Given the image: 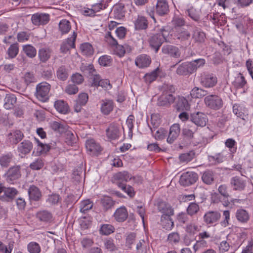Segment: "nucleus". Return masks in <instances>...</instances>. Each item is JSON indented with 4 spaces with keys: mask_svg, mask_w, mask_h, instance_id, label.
<instances>
[{
    "mask_svg": "<svg viewBox=\"0 0 253 253\" xmlns=\"http://www.w3.org/2000/svg\"><path fill=\"white\" fill-rule=\"evenodd\" d=\"M180 130V128L179 124H174L172 125L169 128L167 142L169 144H172L179 136Z\"/></svg>",
    "mask_w": 253,
    "mask_h": 253,
    "instance_id": "b1692460",
    "label": "nucleus"
},
{
    "mask_svg": "<svg viewBox=\"0 0 253 253\" xmlns=\"http://www.w3.org/2000/svg\"><path fill=\"white\" fill-rule=\"evenodd\" d=\"M35 139L38 144L37 153L39 155L45 154L49 151L50 149V145L42 143L37 138Z\"/></svg>",
    "mask_w": 253,
    "mask_h": 253,
    "instance_id": "4d7b16f0",
    "label": "nucleus"
},
{
    "mask_svg": "<svg viewBox=\"0 0 253 253\" xmlns=\"http://www.w3.org/2000/svg\"><path fill=\"white\" fill-rule=\"evenodd\" d=\"M204 102L207 107L214 111L220 110L223 106L222 98L216 94L206 96L204 98Z\"/></svg>",
    "mask_w": 253,
    "mask_h": 253,
    "instance_id": "f03ea898",
    "label": "nucleus"
},
{
    "mask_svg": "<svg viewBox=\"0 0 253 253\" xmlns=\"http://www.w3.org/2000/svg\"><path fill=\"white\" fill-rule=\"evenodd\" d=\"M233 112L238 118L243 120H246L248 116V110L243 105L240 104H234L233 105Z\"/></svg>",
    "mask_w": 253,
    "mask_h": 253,
    "instance_id": "6ab92c4d",
    "label": "nucleus"
},
{
    "mask_svg": "<svg viewBox=\"0 0 253 253\" xmlns=\"http://www.w3.org/2000/svg\"><path fill=\"white\" fill-rule=\"evenodd\" d=\"M36 217L42 222H49L52 220L53 216L51 212L47 210L40 211L36 213Z\"/></svg>",
    "mask_w": 253,
    "mask_h": 253,
    "instance_id": "72a5a7b5",
    "label": "nucleus"
},
{
    "mask_svg": "<svg viewBox=\"0 0 253 253\" xmlns=\"http://www.w3.org/2000/svg\"><path fill=\"white\" fill-rule=\"evenodd\" d=\"M208 91L198 87H194L190 91V95L192 98H201L207 95Z\"/></svg>",
    "mask_w": 253,
    "mask_h": 253,
    "instance_id": "a18cd8bd",
    "label": "nucleus"
},
{
    "mask_svg": "<svg viewBox=\"0 0 253 253\" xmlns=\"http://www.w3.org/2000/svg\"><path fill=\"white\" fill-rule=\"evenodd\" d=\"M198 179L197 173L192 171H187L183 173L179 179L181 185L188 186L195 183Z\"/></svg>",
    "mask_w": 253,
    "mask_h": 253,
    "instance_id": "20e7f679",
    "label": "nucleus"
},
{
    "mask_svg": "<svg viewBox=\"0 0 253 253\" xmlns=\"http://www.w3.org/2000/svg\"><path fill=\"white\" fill-rule=\"evenodd\" d=\"M114 104L112 100L105 99L101 101L100 110L101 113L105 115H109L113 110Z\"/></svg>",
    "mask_w": 253,
    "mask_h": 253,
    "instance_id": "c756f323",
    "label": "nucleus"
},
{
    "mask_svg": "<svg viewBox=\"0 0 253 253\" xmlns=\"http://www.w3.org/2000/svg\"><path fill=\"white\" fill-rule=\"evenodd\" d=\"M54 106L56 110L61 114H66L69 112V107L68 103L63 100L56 101L54 102Z\"/></svg>",
    "mask_w": 253,
    "mask_h": 253,
    "instance_id": "f704fd0d",
    "label": "nucleus"
},
{
    "mask_svg": "<svg viewBox=\"0 0 253 253\" xmlns=\"http://www.w3.org/2000/svg\"><path fill=\"white\" fill-rule=\"evenodd\" d=\"M7 137L12 144H17L23 139L24 134L20 130H13L8 133Z\"/></svg>",
    "mask_w": 253,
    "mask_h": 253,
    "instance_id": "c85d7f7f",
    "label": "nucleus"
},
{
    "mask_svg": "<svg viewBox=\"0 0 253 253\" xmlns=\"http://www.w3.org/2000/svg\"><path fill=\"white\" fill-rule=\"evenodd\" d=\"M50 84L46 82H42L36 87V96L41 101H45L48 99V94L50 89Z\"/></svg>",
    "mask_w": 253,
    "mask_h": 253,
    "instance_id": "7ed1b4c3",
    "label": "nucleus"
},
{
    "mask_svg": "<svg viewBox=\"0 0 253 253\" xmlns=\"http://www.w3.org/2000/svg\"><path fill=\"white\" fill-rule=\"evenodd\" d=\"M19 52V47L17 43H12L8 48L6 53L7 59H13L15 58Z\"/></svg>",
    "mask_w": 253,
    "mask_h": 253,
    "instance_id": "09e8293b",
    "label": "nucleus"
},
{
    "mask_svg": "<svg viewBox=\"0 0 253 253\" xmlns=\"http://www.w3.org/2000/svg\"><path fill=\"white\" fill-rule=\"evenodd\" d=\"M174 102V107L178 111H188L190 108L188 100L183 96L175 97Z\"/></svg>",
    "mask_w": 253,
    "mask_h": 253,
    "instance_id": "dca6fc26",
    "label": "nucleus"
},
{
    "mask_svg": "<svg viewBox=\"0 0 253 253\" xmlns=\"http://www.w3.org/2000/svg\"><path fill=\"white\" fill-rule=\"evenodd\" d=\"M195 67L190 62H185L177 67L176 73L180 76H188L195 72Z\"/></svg>",
    "mask_w": 253,
    "mask_h": 253,
    "instance_id": "9b49d317",
    "label": "nucleus"
},
{
    "mask_svg": "<svg viewBox=\"0 0 253 253\" xmlns=\"http://www.w3.org/2000/svg\"><path fill=\"white\" fill-rule=\"evenodd\" d=\"M52 49L49 47L45 46L41 48L38 51V57L42 63H46L51 57Z\"/></svg>",
    "mask_w": 253,
    "mask_h": 253,
    "instance_id": "cd10ccee",
    "label": "nucleus"
},
{
    "mask_svg": "<svg viewBox=\"0 0 253 253\" xmlns=\"http://www.w3.org/2000/svg\"><path fill=\"white\" fill-rule=\"evenodd\" d=\"M158 210L163 214L173 215L174 214V211L171 207L164 203H161L158 205Z\"/></svg>",
    "mask_w": 253,
    "mask_h": 253,
    "instance_id": "338daca9",
    "label": "nucleus"
},
{
    "mask_svg": "<svg viewBox=\"0 0 253 253\" xmlns=\"http://www.w3.org/2000/svg\"><path fill=\"white\" fill-rule=\"evenodd\" d=\"M56 74L58 80L65 81L68 78L69 70L65 65H61L57 69Z\"/></svg>",
    "mask_w": 253,
    "mask_h": 253,
    "instance_id": "2f4dec72",
    "label": "nucleus"
},
{
    "mask_svg": "<svg viewBox=\"0 0 253 253\" xmlns=\"http://www.w3.org/2000/svg\"><path fill=\"white\" fill-rule=\"evenodd\" d=\"M106 41L112 46L115 47L116 54L123 56L126 53L124 47L118 44L117 41L112 36L111 32H108L105 36Z\"/></svg>",
    "mask_w": 253,
    "mask_h": 253,
    "instance_id": "423d86ee",
    "label": "nucleus"
},
{
    "mask_svg": "<svg viewBox=\"0 0 253 253\" xmlns=\"http://www.w3.org/2000/svg\"><path fill=\"white\" fill-rule=\"evenodd\" d=\"M71 29V25L69 21L66 19L61 20L59 23V30L62 35L66 34Z\"/></svg>",
    "mask_w": 253,
    "mask_h": 253,
    "instance_id": "37998d69",
    "label": "nucleus"
},
{
    "mask_svg": "<svg viewBox=\"0 0 253 253\" xmlns=\"http://www.w3.org/2000/svg\"><path fill=\"white\" fill-rule=\"evenodd\" d=\"M232 84L237 89L244 88L247 84V82L243 75L239 73L235 77V80L233 82Z\"/></svg>",
    "mask_w": 253,
    "mask_h": 253,
    "instance_id": "4c0bfd02",
    "label": "nucleus"
},
{
    "mask_svg": "<svg viewBox=\"0 0 253 253\" xmlns=\"http://www.w3.org/2000/svg\"><path fill=\"white\" fill-rule=\"evenodd\" d=\"M27 250L30 253H40L41 248L38 243L31 242L27 245Z\"/></svg>",
    "mask_w": 253,
    "mask_h": 253,
    "instance_id": "774afa93",
    "label": "nucleus"
},
{
    "mask_svg": "<svg viewBox=\"0 0 253 253\" xmlns=\"http://www.w3.org/2000/svg\"><path fill=\"white\" fill-rule=\"evenodd\" d=\"M103 243L105 249L108 251L113 252L117 250L114 240L112 238H109L104 239Z\"/></svg>",
    "mask_w": 253,
    "mask_h": 253,
    "instance_id": "680f3d73",
    "label": "nucleus"
},
{
    "mask_svg": "<svg viewBox=\"0 0 253 253\" xmlns=\"http://www.w3.org/2000/svg\"><path fill=\"white\" fill-rule=\"evenodd\" d=\"M85 146L87 151L89 152L91 155H96L102 150L100 145L92 139L87 140L86 141Z\"/></svg>",
    "mask_w": 253,
    "mask_h": 253,
    "instance_id": "a878e982",
    "label": "nucleus"
},
{
    "mask_svg": "<svg viewBox=\"0 0 253 253\" xmlns=\"http://www.w3.org/2000/svg\"><path fill=\"white\" fill-rule=\"evenodd\" d=\"M112 57L108 55H102L98 59V63L101 66L110 67L112 65Z\"/></svg>",
    "mask_w": 253,
    "mask_h": 253,
    "instance_id": "13d9d810",
    "label": "nucleus"
},
{
    "mask_svg": "<svg viewBox=\"0 0 253 253\" xmlns=\"http://www.w3.org/2000/svg\"><path fill=\"white\" fill-rule=\"evenodd\" d=\"M171 215L163 214L161 218L160 224L163 228L167 230H171L174 226V223L170 217Z\"/></svg>",
    "mask_w": 253,
    "mask_h": 253,
    "instance_id": "473e14b6",
    "label": "nucleus"
},
{
    "mask_svg": "<svg viewBox=\"0 0 253 253\" xmlns=\"http://www.w3.org/2000/svg\"><path fill=\"white\" fill-rule=\"evenodd\" d=\"M49 15L46 13H37L32 15L31 21L36 26L45 25L49 21Z\"/></svg>",
    "mask_w": 253,
    "mask_h": 253,
    "instance_id": "f3484780",
    "label": "nucleus"
},
{
    "mask_svg": "<svg viewBox=\"0 0 253 253\" xmlns=\"http://www.w3.org/2000/svg\"><path fill=\"white\" fill-rule=\"evenodd\" d=\"M185 13L194 21L199 22L200 20L201 10L192 6L185 10Z\"/></svg>",
    "mask_w": 253,
    "mask_h": 253,
    "instance_id": "c9c22d12",
    "label": "nucleus"
},
{
    "mask_svg": "<svg viewBox=\"0 0 253 253\" xmlns=\"http://www.w3.org/2000/svg\"><path fill=\"white\" fill-rule=\"evenodd\" d=\"M80 49L82 54L87 56L92 55L94 52L92 45L88 42H85L81 44Z\"/></svg>",
    "mask_w": 253,
    "mask_h": 253,
    "instance_id": "3c124183",
    "label": "nucleus"
},
{
    "mask_svg": "<svg viewBox=\"0 0 253 253\" xmlns=\"http://www.w3.org/2000/svg\"><path fill=\"white\" fill-rule=\"evenodd\" d=\"M93 203L89 200L83 201L80 204V211L85 213L88 211L92 208Z\"/></svg>",
    "mask_w": 253,
    "mask_h": 253,
    "instance_id": "0e129e2a",
    "label": "nucleus"
},
{
    "mask_svg": "<svg viewBox=\"0 0 253 253\" xmlns=\"http://www.w3.org/2000/svg\"><path fill=\"white\" fill-rule=\"evenodd\" d=\"M193 38L196 42L203 43L205 41L206 34L201 30H196L194 32Z\"/></svg>",
    "mask_w": 253,
    "mask_h": 253,
    "instance_id": "69168bd1",
    "label": "nucleus"
},
{
    "mask_svg": "<svg viewBox=\"0 0 253 253\" xmlns=\"http://www.w3.org/2000/svg\"><path fill=\"white\" fill-rule=\"evenodd\" d=\"M13 159L14 156L11 152L3 154L0 156V165L2 168H7Z\"/></svg>",
    "mask_w": 253,
    "mask_h": 253,
    "instance_id": "e433bc0d",
    "label": "nucleus"
},
{
    "mask_svg": "<svg viewBox=\"0 0 253 253\" xmlns=\"http://www.w3.org/2000/svg\"><path fill=\"white\" fill-rule=\"evenodd\" d=\"M160 69L158 67L150 73H147L144 76V80L147 84H151L155 81L158 76Z\"/></svg>",
    "mask_w": 253,
    "mask_h": 253,
    "instance_id": "8fccbe9b",
    "label": "nucleus"
},
{
    "mask_svg": "<svg viewBox=\"0 0 253 253\" xmlns=\"http://www.w3.org/2000/svg\"><path fill=\"white\" fill-rule=\"evenodd\" d=\"M208 247V244L207 241L205 240H196V243L193 246V249L195 253L207 248Z\"/></svg>",
    "mask_w": 253,
    "mask_h": 253,
    "instance_id": "e2e57ef3",
    "label": "nucleus"
},
{
    "mask_svg": "<svg viewBox=\"0 0 253 253\" xmlns=\"http://www.w3.org/2000/svg\"><path fill=\"white\" fill-rule=\"evenodd\" d=\"M107 137L111 140L117 139L119 137V129L117 123H113L110 124L106 130Z\"/></svg>",
    "mask_w": 253,
    "mask_h": 253,
    "instance_id": "412c9836",
    "label": "nucleus"
},
{
    "mask_svg": "<svg viewBox=\"0 0 253 253\" xmlns=\"http://www.w3.org/2000/svg\"><path fill=\"white\" fill-rule=\"evenodd\" d=\"M119 184L118 187L126 193L130 198H134L136 192L134 190V188L132 186L126 183L125 184H120L119 183Z\"/></svg>",
    "mask_w": 253,
    "mask_h": 253,
    "instance_id": "49530a36",
    "label": "nucleus"
},
{
    "mask_svg": "<svg viewBox=\"0 0 253 253\" xmlns=\"http://www.w3.org/2000/svg\"><path fill=\"white\" fill-rule=\"evenodd\" d=\"M221 217V214L217 211H210L206 212L203 216L204 222L209 225H215Z\"/></svg>",
    "mask_w": 253,
    "mask_h": 253,
    "instance_id": "0eeeda50",
    "label": "nucleus"
},
{
    "mask_svg": "<svg viewBox=\"0 0 253 253\" xmlns=\"http://www.w3.org/2000/svg\"><path fill=\"white\" fill-rule=\"evenodd\" d=\"M115 220L118 222H123L128 217V212L125 206H122L115 211L113 215Z\"/></svg>",
    "mask_w": 253,
    "mask_h": 253,
    "instance_id": "aec40b11",
    "label": "nucleus"
},
{
    "mask_svg": "<svg viewBox=\"0 0 253 253\" xmlns=\"http://www.w3.org/2000/svg\"><path fill=\"white\" fill-rule=\"evenodd\" d=\"M230 183L234 191H242L245 189L247 186L246 180L239 176L232 177Z\"/></svg>",
    "mask_w": 253,
    "mask_h": 253,
    "instance_id": "f8f14e48",
    "label": "nucleus"
},
{
    "mask_svg": "<svg viewBox=\"0 0 253 253\" xmlns=\"http://www.w3.org/2000/svg\"><path fill=\"white\" fill-rule=\"evenodd\" d=\"M151 63L150 57L147 54H140L135 60V64L139 68L148 67Z\"/></svg>",
    "mask_w": 253,
    "mask_h": 253,
    "instance_id": "5701e85b",
    "label": "nucleus"
},
{
    "mask_svg": "<svg viewBox=\"0 0 253 253\" xmlns=\"http://www.w3.org/2000/svg\"><path fill=\"white\" fill-rule=\"evenodd\" d=\"M225 146L229 149L230 154L233 155L237 150V142L233 138H228L225 142Z\"/></svg>",
    "mask_w": 253,
    "mask_h": 253,
    "instance_id": "864d4df0",
    "label": "nucleus"
},
{
    "mask_svg": "<svg viewBox=\"0 0 253 253\" xmlns=\"http://www.w3.org/2000/svg\"><path fill=\"white\" fill-rule=\"evenodd\" d=\"M61 201V197L60 196L56 193H52L48 195L46 199V202L50 206H55Z\"/></svg>",
    "mask_w": 253,
    "mask_h": 253,
    "instance_id": "603ef678",
    "label": "nucleus"
},
{
    "mask_svg": "<svg viewBox=\"0 0 253 253\" xmlns=\"http://www.w3.org/2000/svg\"><path fill=\"white\" fill-rule=\"evenodd\" d=\"M175 36L181 42H185L190 39L191 34L186 29L178 28L177 30H175Z\"/></svg>",
    "mask_w": 253,
    "mask_h": 253,
    "instance_id": "ea45409f",
    "label": "nucleus"
},
{
    "mask_svg": "<svg viewBox=\"0 0 253 253\" xmlns=\"http://www.w3.org/2000/svg\"><path fill=\"white\" fill-rule=\"evenodd\" d=\"M200 211L199 205L195 202L190 203L186 209V212L188 215L192 216L196 215Z\"/></svg>",
    "mask_w": 253,
    "mask_h": 253,
    "instance_id": "5fc2aeb1",
    "label": "nucleus"
},
{
    "mask_svg": "<svg viewBox=\"0 0 253 253\" xmlns=\"http://www.w3.org/2000/svg\"><path fill=\"white\" fill-rule=\"evenodd\" d=\"M132 178L135 179L134 176H131L126 171H120L115 173L113 177L112 182L114 184L119 187V183L120 184H126Z\"/></svg>",
    "mask_w": 253,
    "mask_h": 253,
    "instance_id": "39448f33",
    "label": "nucleus"
},
{
    "mask_svg": "<svg viewBox=\"0 0 253 253\" xmlns=\"http://www.w3.org/2000/svg\"><path fill=\"white\" fill-rule=\"evenodd\" d=\"M169 5L167 0H157L155 7H147L146 11L149 16L155 19V13L160 16H163L169 12Z\"/></svg>",
    "mask_w": 253,
    "mask_h": 253,
    "instance_id": "f257e3e1",
    "label": "nucleus"
},
{
    "mask_svg": "<svg viewBox=\"0 0 253 253\" xmlns=\"http://www.w3.org/2000/svg\"><path fill=\"white\" fill-rule=\"evenodd\" d=\"M33 147V144L30 141L24 140L18 145L17 150L20 154L25 155L31 152Z\"/></svg>",
    "mask_w": 253,
    "mask_h": 253,
    "instance_id": "7c9ffc66",
    "label": "nucleus"
},
{
    "mask_svg": "<svg viewBox=\"0 0 253 253\" xmlns=\"http://www.w3.org/2000/svg\"><path fill=\"white\" fill-rule=\"evenodd\" d=\"M6 179L9 182L19 179L21 176V167L15 166L10 167L5 173Z\"/></svg>",
    "mask_w": 253,
    "mask_h": 253,
    "instance_id": "4468645a",
    "label": "nucleus"
},
{
    "mask_svg": "<svg viewBox=\"0 0 253 253\" xmlns=\"http://www.w3.org/2000/svg\"><path fill=\"white\" fill-rule=\"evenodd\" d=\"M108 2L107 0H102L99 3H95L92 5V10L94 13V16L96 13L100 11L101 10L105 9L108 6Z\"/></svg>",
    "mask_w": 253,
    "mask_h": 253,
    "instance_id": "6e6d98bb",
    "label": "nucleus"
},
{
    "mask_svg": "<svg viewBox=\"0 0 253 253\" xmlns=\"http://www.w3.org/2000/svg\"><path fill=\"white\" fill-rule=\"evenodd\" d=\"M115 201L108 196H103L100 199V204L105 211H107L113 208L115 205Z\"/></svg>",
    "mask_w": 253,
    "mask_h": 253,
    "instance_id": "58836bf2",
    "label": "nucleus"
},
{
    "mask_svg": "<svg viewBox=\"0 0 253 253\" xmlns=\"http://www.w3.org/2000/svg\"><path fill=\"white\" fill-rule=\"evenodd\" d=\"M217 82L216 76L211 73H204L201 77L200 83L206 88L214 86Z\"/></svg>",
    "mask_w": 253,
    "mask_h": 253,
    "instance_id": "6e6552de",
    "label": "nucleus"
},
{
    "mask_svg": "<svg viewBox=\"0 0 253 253\" xmlns=\"http://www.w3.org/2000/svg\"><path fill=\"white\" fill-rule=\"evenodd\" d=\"M115 227L110 224H103L100 225L99 231L102 235H109L115 231Z\"/></svg>",
    "mask_w": 253,
    "mask_h": 253,
    "instance_id": "de8ad7c7",
    "label": "nucleus"
},
{
    "mask_svg": "<svg viewBox=\"0 0 253 253\" xmlns=\"http://www.w3.org/2000/svg\"><path fill=\"white\" fill-rule=\"evenodd\" d=\"M65 141L67 145L74 146L77 141L76 136L72 131L70 130L66 131L65 132Z\"/></svg>",
    "mask_w": 253,
    "mask_h": 253,
    "instance_id": "bf43d9fd",
    "label": "nucleus"
},
{
    "mask_svg": "<svg viewBox=\"0 0 253 253\" xmlns=\"http://www.w3.org/2000/svg\"><path fill=\"white\" fill-rule=\"evenodd\" d=\"M201 178L204 183L211 185L214 181L213 172L211 170H207L203 172Z\"/></svg>",
    "mask_w": 253,
    "mask_h": 253,
    "instance_id": "c03bdc74",
    "label": "nucleus"
},
{
    "mask_svg": "<svg viewBox=\"0 0 253 253\" xmlns=\"http://www.w3.org/2000/svg\"><path fill=\"white\" fill-rule=\"evenodd\" d=\"M148 25L147 18L142 16H138L134 22V27L136 30H145L147 28Z\"/></svg>",
    "mask_w": 253,
    "mask_h": 253,
    "instance_id": "a19ab883",
    "label": "nucleus"
},
{
    "mask_svg": "<svg viewBox=\"0 0 253 253\" xmlns=\"http://www.w3.org/2000/svg\"><path fill=\"white\" fill-rule=\"evenodd\" d=\"M175 100V97L173 94L162 92L158 99L157 105L169 107L174 102Z\"/></svg>",
    "mask_w": 253,
    "mask_h": 253,
    "instance_id": "2eb2a0df",
    "label": "nucleus"
},
{
    "mask_svg": "<svg viewBox=\"0 0 253 253\" xmlns=\"http://www.w3.org/2000/svg\"><path fill=\"white\" fill-rule=\"evenodd\" d=\"M208 119L203 113L197 112L191 114L190 121L198 126L204 127L206 125Z\"/></svg>",
    "mask_w": 253,
    "mask_h": 253,
    "instance_id": "9d476101",
    "label": "nucleus"
},
{
    "mask_svg": "<svg viewBox=\"0 0 253 253\" xmlns=\"http://www.w3.org/2000/svg\"><path fill=\"white\" fill-rule=\"evenodd\" d=\"M77 36V33L74 31L71 37L68 38L64 41L60 46V51L63 53H66L71 48L75 47V41Z\"/></svg>",
    "mask_w": 253,
    "mask_h": 253,
    "instance_id": "ddd939ff",
    "label": "nucleus"
},
{
    "mask_svg": "<svg viewBox=\"0 0 253 253\" xmlns=\"http://www.w3.org/2000/svg\"><path fill=\"white\" fill-rule=\"evenodd\" d=\"M235 217L238 222L242 224L247 223L250 218L249 212L242 208L237 210L235 213Z\"/></svg>",
    "mask_w": 253,
    "mask_h": 253,
    "instance_id": "bb28decb",
    "label": "nucleus"
},
{
    "mask_svg": "<svg viewBox=\"0 0 253 253\" xmlns=\"http://www.w3.org/2000/svg\"><path fill=\"white\" fill-rule=\"evenodd\" d=\"M1 191L0 200L9 202L11 201L17 194L18 191L14 188L0 186Z\"/></svg>",
    "mask_w": 253,
    "mask_h": 253,
    "instance_id": "1a4fd4ad",
    "label": "nucleus"
},
{
    "mask_svg": "<svg viewBox=\"0 0 253 253\" xmlns=\"http://www.w3.org/2000/svg\"><path fill=\"white\" fill-rule=\"evenodd\" d=\"M162 52L165 54H168L170 57L174 58H178L180 57L181 52L176 46L170 44L165 45L162 48Z\"/></svg>",
    "mask_w": 253,
    "mask_h": 253,
    "instance_id": "a211bd4d",
    "label": "nucleus"
},
{
    "mask_svg": "<svg viewBox=\"0 0 253 253\" xmlns=\"http://www.w3.org/2000/svg\"><path fill=\"white\" fill-rule=\"evenodd\" d=\"M28 193L30 201H39L42 197V192L38 187L34 185L29 187Z\"/></svg>",
    "mask_w": 253,
    "mask_h": 253,
    "instance_id": "393cba45",
    "label": "nucleus"
},
{
    "mask_svg": "<svg viewBox=\"0 0 253 253\" xmlns=\"http://www.w3.org/2000/svg\"><path fill=\"white\" fill-rule=\"evenodd\" d=\"M164 42L163 38L158 33L152 35L149 39L150 45L156 52H158Z\"/></svg>",
    "mask_w": 253,
    "mask_h": 253,
    "instance_id": "4be33fe9",
    "label": "nucleus"
},
{
    "mask_svg": "<svg viewBox=\"0 0 253 253\" xmlns=\"http://www.w3.org/2000/svg\"><path fill=\"white\" fill-rule=\"evenodd\" d=\"M23 50L26 55L30 58H34L37 54L36 49L30 44L24 45L23 46Z\"/></svg>",
    "mask_w": 253,
    "mask_h": 253,
    "instance_id": "052dcab7",
    "label": "nucleus"
},
{
    "mask_svg": "<svg viewBox=\"0 0 253 253\" xmlns=\"http://www.w3.org/2000/svg\"><path fill=\"white\" fill-rule=\"evenodd\" d=\"M16 98L13 94H6L4 99L3 106L6 109H11L14 106Z\"/></svg>",
    "mask_w": 253,
    "mask_h": 253,
    "instance_id": "79ce46f5",
    "label": "nucleus"
}]
</instances>
